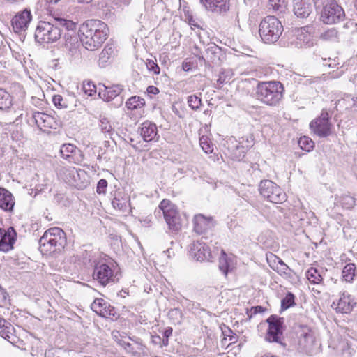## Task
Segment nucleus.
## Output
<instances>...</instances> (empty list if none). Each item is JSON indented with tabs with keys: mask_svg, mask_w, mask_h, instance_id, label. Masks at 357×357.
<instances>
[{
	"mask_svg": "<svg viewBox=\"0 0 357 357\" xmlns=\"http://www.w3.org/2000/svg\"><path fill=\"white\" fill-rule=\"evenodd\" d=\"M54 23L41 21L38 23L35 31V38L38 43H50L59 40L63 29L69 31L68 36L71 39H77L76 36H72L70 33L75 34L76 24L73 21L61 17H55Z\"/></svg>",
	"mask_w": 357,
	"mask_h": 357,
	"instance_id": "1",
	"label": "nucleus"
},
{
	"mask_svg": "<svg viewBox=\"0 0 357 357\" xmlns=\"http://www.w3.org/2000/svg\"><path fill=\"white\" fill-rule=\"evenodd\" d=\"M80 40L88 50H95L107 39L109 35L107 25L98 20H89L79 29Z\"/></svg>",
	"mask_w": 357,
	"mask_h": 357,
	"instance_id": "2",
	"label": "nucleus"
},
{
	"mask_svg": "<svg viewBox=\"0 0 357 357\" xmlns=\"http://www.w3.org/2000/svg\"><path fill=\"white\" fill-rule=\"evenodd\" d=\"M284 91V86L280 82H261L256 88V97L266 105L276 107L283 98Z\"/></svg>",
	"mask_w": 357,
	"mask_h": 357,
	"instance_id": "3",
	"label": "nucleus"
},
{
	"mask_svg": "<svg viewBox=\"0 0 357 357\" xmlns=\"http://www.w3.org/2000/svg\"><path fill=\"white\" fill-rule=\"evenodd\" d=\"M65 242L64 231L59 227H52L40 238L39 249L43 255H50L63 248Z\"/></svg>",
	"mask_w": 357,
	"mask_h": 357,
	"instance_id": "4",
	"label": "nucleus"
},
{
	"mask_svg": "<svg viewBox=\"0 0 357 357\" xmlns=\"http://www.w3.org/2000/svg\"><path fill=\"white\" fill-rule=\"evenodd\" d=\"M283 30L281 22L273 15L264 17L259 26V36L265 43H274L278 41Z\"/></svg>",
	"mask_w": 357,
	"mask_h": 357,
	"instance_id": "5",
	"label": "nucleus"
},
{
	"mask_svg": "<svg viewBox=\"0 0 357 357\" xmlns=\"http://www.w3.org/2000/svg\"><path fill=\"white\" fill-rule=\"evenodd\" d=\"M159 208L162 211L164 218L168 228L173 232H177L181 229L182 220L177 207L168 199H163Z\"/></svg>",
	"mask_w": 357,
	"mask_h": 357,
	"instance_id": "6",
	"label": "nucleus"
},
{
	"mask_svg": "<svg viewBox=\"0 0 357 357\" xmlns=\"http://www.w3.org/2000/svg\"><path fill=\"white\" fill-rule=\"evenodd\" d=\"M259 190L261 196L272 203L282 204L287 199L286 193L270 180L261 181Z\"/></svg>",
	"mask_w": 357,
	"mask_h": 357,
	"instance_id": "7",
	"label": "nucleus"
},
{
	"mask_svg": "<svg viewBox=\"0 0 357 357\" xmlns=\"http://www.w3.org/2000/svg\"><path fill=\"white\" fill-rule=\"evenodd\" d=\"M93 278L103 287L119 280L118 275L114 273V269L102 261L94 264Z\"/></svg>",
	"mask_w": 357,
	"mask_h": 357,
	"instance_id": "8",
	"label": "nucleus"
},
{
	"mask_svg": "<svg viewBox=\"0 0 357 357\" xmlns=\"http://www.w3.org/2000/svg\"><path fill=\"white\" fill-rule=\"evenodd\" d=\"M332 128L333 125L330 122L329 114L325 109H323L320 116L310 123L312 132L321 138L330 136L332 133Z\"/></svg>",
	"mask_w": 357,
	"mask_h": 357,
	"instance_id": "9",
	"label": "nucleus"
},
{
	"mask_svg": "<svg viewBox=\"0 0 357 357\" xmlns=\"http://www.w3.org/2000/svg\"><path fill=\"white\" fill-rule=\"evenodd\" d=\"M345 17L343 8L335 1L326 4L321 13V20L326 24H333L342 21Z\"/></svg>",
	"mask_w": 357,
	"mask_h": 357,
	"instance_id": "10",
	"label": "nucleus"
},
{
	"mask_svg": "<svg viewBox=\"0 0 357 357\" xmlns=\"http://www.w3.org/2000/svg\"><path fill=\"white\" fill-rule=\"evenodd\" d=\"M123 91V86L120 84L106 86L100 85L98 95L106 102L114 100L112 103L114 107H120L123 102V98L120 96Z\"/></svg>",
	"mask_w": 357,
	"mask_h": 357,
	"instance_id": "11",
	"label": "nucleus"
},
{
	"mask_svg": "<svg viewBox=\"0 0 357 357\" xmlns=\"http://www.w3.org/2000/svg\"><path fill=\"white\" fill-rule=\"evenodd\" d=\"M309 26L295 29L291 38L290 44L296 48L310 47L314 44V40L309 33Z\"/></svg>",
	"mask_w": 357,
	"mask_h": 357,
	"instance_id": "12",
	"label": "nucleus"
},
{
	"mask_svg": "<svg viewBox=\"0 0 357 357\" xmlns=\"http://www.w3.org/2000/svg\"><path fill=\"white\" fill-rule=\"evenodd\" d=\"M268 329L265 339L269 342H277L281 344V336L282 335V325L283 319L271 315L268 319Z\"/></svg>",
	"mask_w": 357,
	"mask_h": 357,
	"instance_id": "13",
	"label": "nucleus"
},
{
	"mask_svg": "<svg viewBox=\"0 0 357 357\" xmlns=\"http://www.w3.org/2000/svg\"><path fill=\"white\" fill-rule=\"evenodd\" d=\"M61 157L70 163L79 164L84 160L82 151L72 144H64L61 146Z\"/></svg>",
	"mask_w": 357,
	"mask_h": 357,
	"instance_id": "14",
	"label": "nucleus"
},
{
	"mask_svg": "<svg viewBox=\"0 0 357 357\" xmlns=\"http://www.w3.org/2000/svg\"><path fill=\"white\" fill-rule=\"evenodd\" d=\"M355 304L351 296L348 293L343 292L340 294V298L336 301L333 302L331 307L337 312L348 314L351 312Z\"/></svg>",
	"mask_w": 357,
	"mask_h": 357,
	"instance_id": "15",
	"label": "nucleus"
},
{
	"mask_svg": "<svg viewBox=\"0 0 357 357\" xmlns=\"http://www.w3.org/2000/svg\"><path fill=\"white\" fill-rule=\"evenodd\" d=\"M300 334L298 345L300 348L307 354L313 351L315 344V337L312 331L306 326H302Z\"/></svg>",
	"mask_w": 357,
	"mask_h": 357,
	"instance_id": "16",
	"label": "nucleus"
},
{
	"mask_svg": "<svg viewBox=\"0 0 357 357\" xmlns=\"http://www.w3.org/2000/svg\"><path fill=\"white\" fill-rule=\"evenodd\" d=\"M190 255L199 261H211L212 255L208 245L205 243L196 241L190 245Z\"/></svg>",
	"mask_w": 357,
	"mask_h": 357,
	"instance_id": "17",
	"label": "nucleus"
},
{
	"mask_svg": "<svg viewBox=\"0 0 357 357\" xmlns=\"http://www.w3.org/2000/svg\"><path fill=\"white\" fill-rule=\"evenodd\" d=\"M31 20L32 15L29 10L25 9L17 13L11 21L13 30L16 33L24 31L27 29Z\"/></svg>",
	"mask_w": 357,
	"mask_h": 357,
	"instance_id": "18",
	"label": "nucleus"
},
{
	"mask_svg": "<svg viewBox=\"0 0 357 357\" xmlns=\"http://www.w3.org/2000/svg\"><path fill=\"white\" fill-rule=\"evenodd\" d=\"M16 236L17 234L13 227H9L6 231L0 228V251L8 252L12 250Z\"/></svg>",
	"mask_w": 357,
	"mask_h": 357,
	"instance_id": "19",
	"label": "nucleus"
},
{
	"mask_svg": "<svg viewBox=\"0 0 357 357\" xmlns=\"http://www.w3.org/2000/svg\"><path fill=\"white\" fill-rule=\"evenodd\" d=\"M91 310L102 317L115 315V310L107 302L102 298H96L91 305Z\"/></svg>",
	"mask_w": 357,
	"mask_h": 357,
	"instance_id": "20",
	"label": "nucleus"
},
{
	"mask_svg": "<svg viewBox=\"0 0 357 357\" xmlns=\"http://www.w3.org/2000/svg\"><path fill=\"white\" fill-rule=\"evenodd\" d=\"M194 231L202 234L211 229L214 225L213 220L211 217H206L202 214H197L193 219Z\"/></svg>",
	"mask_w": 357,
	"mask_h": 357,
	"instance_id": "21",
	"label": "nucleus"
},
{
	"mask_svg": "<svg viewBox=\"0 0 357 357\" xmlns=\"http://www.w3.org/2000/svg\"><path fill=\"white\" fill-rule=\"evenodd\" d=\"M139 133L145 142L158 141L159 138L156 125L148 121L142 123Z\"/></svg>",
	"mask_w": 357,
	"mask_h": 357,
	"instance_id": "22",
	"label": "nucleus"
},
{
	"mask_svg": "<svg viewBox=\"0 0 357 357\" xmlns=\"http://www.w3.org/2000/svg\"><path fill=\"white\" fill-rule=\"evenodd\" d=\"M293 11L298 17H307L312 11V4L305 0H294Z\"/></svg>",
	"mask_w": 357,
	"mask_h": 357,
	"instance_id": "23",
	"label": "nucleus"
},
{
	"mask_svg": "<svg viewBox=\"0 0 357 357\" xmlns=\"http://www.w3.org/2000/svg\"><path fill=\"white\" fill-rule=\"evenodd\" d=\"M15 205L14 197L10 192L0 188V208L6 211H11Z\"/></svg>",
	"mask_w": 357,
	"mask_h": 357,
	"instance_id": "24",
	"label": "nucleus"
},
{
	"mask_svg": "<svg viewBox=\"0 0 357 357\" xmlns=\"http://www.w3.org/2000/svg\"><path fill=\"white\" fill-rule=\"evenodd\" d=\"M112 204L114 208L126 211L130 205V197L124 192L118 191L115 193Z\"/></svg>",
	"mask_w": 357,
	"mask_h": 357,
	"instance_id": "25",
	"label": "nucleus"
},
{
	"mask_svg": "<svg viewBox=\"0 0 357 357\" xmlns=\"http://www.w3.org/2000/svg\"><path fill=\"white\" fill-rule=\"evenodd\" d=\"M205 7L211 11H225L228 9V0H200Z\"/></svg>",
	"mask_w": 357,
	"mask_h": 357,
	"instance_id": "26",
	"label": "nucleus"
},
{
	"mask_svg": "<svg viewBox=\"0 0 357 357\" xmlns=\"http://www.w3.org/2000/svg\"><path fill=\"white\" fill-rule=\"evenodd\" d=\"M116 49L112 44H107L99 55L98 63L105 67L115 55Z\"/></svg>",
	"mask_w": 357,
	"mask_h": 357,
	"instance_id": "27",
	"label": "nucleus"
},
{
	"mask_svg": "<svg viewBox=\"0 0 357 357\" xmlns=\"http://www.w3.org/2000/svg\"><path fill=\"white\" fill-rule=\"evenodd\" d=\"M35 122L40 129L50 128L52 127V117L45 113L37 112L33 115Z\"/></svg>",
	"mask_w": 357,
	"mask_h": 357,
	"instance_id": "28",
	"label": "nucleus"
},
{
	"mask_svg": "<svg viewBox=\"0 0 357 357\" xmlns=\"http://www.w3.org/2000/svg\"><path fill=\"white\" fill-rule=\"evenodd\" d=\"M335 105L336 107L344 109L357 108V97L346 95L343 98L338 100Z\"/></svg>",
	"mask_w": 357,
	"mask_h": 357,
	"instance_id": "29",
	"label": "nucleus"
},
{
	"mask_svg": "<svg viewBox=\"0 0 357 357\" xmlns=\"http://www.w3.org/2000/svg\"><path fill=\"white\" fill-rule=\"evenodd\" d=\"M13 330L14 328L9 322L3 319H0V335L3 338L10 341Z\"/></svg>",
	"mask_w": 357,
	"mask_h": 357,
	"instance_id": "30",
	"label": "nucleus"
},
{
	"mask_svg": "<svg viewBox=\"0 0 357 357\" xmlns=\"http://www.w3.org/2000/svg\"><path fill=\"white\" fill-rule=\"evenodd\" d=\"M356 199L349 195H344L335 198V203L342 208L351 209L356 205Z\"/></svg>",
	"mask_w": 357,
	"mask_h": 357,
	"instance_id": "31",
	"label": "nucleus"
},
{
	"mask_svg": "<svg viewBox=\"0 0 357 357\" xmlns=\"http://www.w3.org/2000/svg\"><path fill=\"white\" fill-rule=\"evenodd\" d=\"M82 172V174L84 173V171H82L81 169L78 170L74 167L68 169L66 172V181L72 185H74L75 187H79V183L77 181V177L79 176V172Z\"/></svg>",
	"mask_w": 357,
	"mask_h": 357,
	"instance_id": "32",
	"label": "nucleus"
},
{
	"mask_svg": "<svg viewBox=\"0 0 357 357\" xmlns=\"http://www.w3.org/2000/svg\"><path fill=\"white\" fill-rule=\"evenodd\" d=\"M306 276L309 282L314 284H319L323 280L320 271L314 267H311L307 270Z\"/></svg>",
	"mask_w": 357,
	"mask_h": 357,
	"instance_id": "33",
	"label": "nucleus"
},
{
	"mask_svg": "<svg viewBox=\"0 0 357 357\" xmlns=\"http://www.w3.org/2000/svg\"><path fill=\"white\" fill-rule=\"evenodd\" d=\"M343 279L348 282H351L354 280L356 275V266L354 264H347L342 272Z\"/></svg>",
	"mask_w": 357,
	"mask_h": 357,
	"instance_id": "34",
	"label": "nucleus"
},
{
	"mask_svg": "<svg viewBox=\"0 0 357 357\" xmlns=\"http://www.w3.org/2000/svg\"><path fill=\"white\" fill-rule=\"evenodd\" d=\"M145 105L144 99L139 96H132L126 102V107L130 110H134Z\"/></svg>",
	"mask_w": 357,
	"mask_h": 357,
	"instance_id": "35",
	"label": "nucleus"
},
{
	"mask_svg": "<svg viewBox=\"0 0 357 357\" xmlns=\"http://www.w3.org/2000/svg\"><path fill=\"white\" fill-rule=\"evenodd\" d=\"M221 50L217 45H214L206 49V56L211 62L218 63L220 61V54Z\"/></svg>",
	"mask_w": 357,
	"mask_h": 357,
	"instance_id": "36",
	"label": "nucleus"
},
{
	"mask_svg": "<svg viewBox=\"0 0 357 357\" xmlns=\"http://www.w3.org/2000/svg\"><path fill=\"white\" fill-rule=\"evenodd\" d=\"M295 305V296L291 292H288L281 301V310H286Z\"/></svg>",
	"mask_w": 357,
	"mask_h": 357,
	"instance_id": "37",
	"label": "nucleus"
},
{
	"mask_svg": "<svg viewBox=\"0 0 357 357\" xmlns=\"http://www.w3.org/2000/svg\"><path fill=\"white\" fill-rule=\"evenodd\" d=\"M219 268L225 275H227L230 268V261L227 258L226 253L222 250V255L219 259Z\"/></svg>",
	"mask_w": 357,
	"mask_h": 357,
	"instance_id": "38",
	"label": "nucleus"
},
{
	"mask_svg": "<svg viewBox=\"0 0 357 357\" xmlns=\"http://www.w3.org/2000/svg\"><path fill=\"white\" fill-rule=\"evenodd\" d=\"M298 145L301 149L306 151H310L314 147V143L310 138L306 136H303L299 139Z\"/></svg>",
	"mask_w": 357,
	"mask_h": 357,
	"instance_id": "39",
	"label": "nucleus"
},
{
	"mask_svg": "<svg viewBox=\"0 0 357 357\" xmlns=\"http://www.w3.org/2000/svg\"><path fill=\"white\" fill-rule=\"evenodd\" d=\"M10 105V95L4 89L0 88V109L8 108Z\"/></svg>",
	"mask_w": 357,
	"mask_h": 357,
	"instance_id": "40",
	"label": "nucleus"
},
{
	"mask_svg": "<svg viewBox=\"0 0 357 357\" xmlns=\"http://www.w3.org/2000/svg\"><path fill=\"white\" fill-rule=\"evenodd\" d=\"M199 144L202 150L206 153H211L213 151V144L209 141L208 138L205 136H202L199 138Z\"/></svg>",
	"mask_w": 357,
	"mask_h": 357,
	"instance_id": "41",
	"label": "nucleus"
},
{
	"mask_svg": "<svg viewBox=\"0 0 357 357\" xmlns=\"http://www.w3.org/2000/svg\"><path fill=\"white\" fill-rule=\"evenodd\" d=\"M268 3L275 11L283 12L287 6L285 0H268Z\"/></svg>",
	"mask_w": 357,
	"mask_h": 357,
	"instance_id": "42",
	"label": "nucleus"
},
{
	"mask_svg": "<svg viewBox=\"0 0 357 357\" xmlns=\"http://www.w3.org/2000/svg\"><path fill=\"white\" fill-rule=\"evenodd\" d=\"M188 104L192 109L197 110L199 109L202 105L201 98L196 95H191L188 98Z\"/></svg>",
	"mask_w": 357,
	"mask_h": 357,
	"instance_id": "43",
	"label": "nucleus"
},
{
	"mask_svg": "<svg viewBox=\"0 0 357 357\" xmlns=\"http://www.w3.org/2000/svg\"><path fill=\"white\" fill-rule=\"evenodd\" d=\"M100 126L102 132L108 134L109 136L113 134L114 130L109 121L107 118L101 119Z\"/></svg>",
	"mask_w": 357,
	"mask_h": 357,
	"instance_id": "44",
	"label": "nucleus"
},
{
	"mask_svg": "<svg viewBox=\"0 0 357 357\" xmlns=\"http://www.w3.org/2000/svg\"><path fill=\"white\" fill-rule=\"evenodd\" d=\"M280 275H282L284 278H291V273H294L292 270L285 264H282L281 266H278V268L275 271Z\"/></svg>",
	"mask_w": 357,
	"mask_h": 357,
	"instance_id": "45",
	"label": "nucleus"
},
{
	"mask_svg": "<svg viewBox=\"0 0 357 357\" xmlns=\"http://www.w3.org/2000/svg\"><path fill=\"white\" fill-rule=\"evenodd\" d=\"M337 36V31L335 29L331 28L321 33V38L326 40L335 39Z\"/></svg>",
	"mask_w": 357,
	"mask_h": 357,
	"instance_id": "46",
	"label": "nucleus"
},
{
	"mask_svg": "<svg viewBox=\"0 0 357 357\" xmlns=\"http://www.w3.org/2000/svg\"><path fill=\"white\" fill-rule=\"evenodd\" d=\"M52 101L57 108L63 109L68 107L66 100H65L61 95H54Z\"/></svg>",
	"mask_w": 357,
	"mask_h": 357,
	"instance_id": "47",
	"label": "nucleus"
},
{
	"mask_svg": "<svg viewBox=\"0 0 357 357\" xmlns=\"http://www.w3.org/2000/svg\"><path fill=\"white\" fill-rule=\"evenodd\" d=\"M107 180L102 178L98 182L97 187H96V192L99 195H100V194L105 195L107 191Z\"/></svg>",
	"mask_w": 357,
	"mask_h": 357,
	"instance_id": "48",
	"label": "nucleus"
},
{
	"mask_svg": "<svg viewBox=\"0 0 357 357\" xmlns=\"http://www.w3.org/2000/svg\"><path fill=\"white\" fill-rule=\"evenodd\" d=\"M83 90L84 93L89 96H92L96 93V86L90 82H87L86 84H84Z\"/></svg>",
	"mask_w": 357,
	"mask_h": 357,
	"instance_id": "49",
	"label": "nucleus"
},
{
	"mask_svg": "<svg viewBox=\"0 0 357 357\" xmlns=\"http://www.w3.org/2000/svg\"><path fill=\"white\" fill-rule=\"evenodd\" d=\"M146 65L149 71H153L155 75L160 73V68L153 61L148 60Z\"/></svg>",
	"mask_w": 357,
	"mask_h": 357,
	"instance_id": "50",
	"label": "nucleus"
},
{
	"mask_svg": "<svg viewBox=\"0 0 357 357\" xmlns=\"http://www.w3.org/2000/svg\"><path fill=\"white\" fill-rule=\"evenodd\" d=\"M267 261L270 267L273 270L278 268V257L273 254H271L269 257H267Z\"/></svg>",
	"mask_w": 357,
	"mask_h": 357,
	"instance_id": "51",
	"label": "nucleus"
},
{
	"mask_svg": "<svg viewBox=\"0 0 357 357\" xmlns=\"http://www.w3.org/2000/svg\"><path fill=\"white\" fill-rule=\"evenodd\" d=\"M186 20L188 21L189 25L191 26L192 29H194L195 27L199 28V26L196 22V20L194 19L192 15L189 14L188 13L185 14Z\"/></svg>",
	"mask_w": 357,
	"mask_h": 357,
	"instance_id": "52",
	"label": "nucleus"
},
{
	"mask_svg": "<svg viewBox=\"0 0 357 357\" xmlns=\"http://www.w3.org/2000/svg\"><path fill=\"white\" fill-rule=\"evenodd\" d=\"M342 73H337V72H332L329 73L328 75H323V79H337L342 76Z\"/></svg>",
	"mask_w": 357,
	"mask_h": 357,
	"instance_id": "53",
	"label": "nucleus"
},
{
	"mask_svg": "<svg viewBox=\"0 0 357 357\" xmlns=\"http://www.w3.org/2000/svg\"><path fill=\"white\" fill-rule=\"evenodd\" d=\"M322 60L324 61H328V63H324V65H328V67H331V68H334L337 65H338V61H336L335 59H331V58H322Z\"/></svg>",
	"mask_w": 357,
	"mask_h": 357,
	"instance_id": "54",
	"label": "nucleus"
},
{
	"mask_svg": "<svg viewBox=\"0 0 357 357\" xmlns=\"http://www.w3.org/2000/svg\"><path fill=\"white\" fill-rule=\"evenodd\" d=\"M148 94L156 95L159 93V89L154 86H149L146 89Z\"/></svg>",
	"mask_w": 357,
	"mask_h": 357,
	"instance_id": "55",
	"label": "nucleus"
},
{
	"mask_svg": "<svg viewBox=\"0 0 357 357\" xmlns=\"http://www.w3.org/2000/svg\"><path fill=\"white\" fill-rule=\"evenodd\" d=\"M161 339L162 338L160 337V336L158 335H152L151 342L153 344L158 345L160 347Z\"/></svg>",
	"mask_w": 357,
	"mask_h": 357,
	"instance_id": "56",
	"label": "nucleus"
},
{
	"mask_svg": "<svg viewBox=\"0 0 357 357\" xmlns=\"http://www.w3.org/2000/svg\"><path fill=\"white\" fill-rule=\"evenodd\" d=\"M231 334H232V331L230 328H226L225 330H222V335H224V338L222 340V344L227 340V337H229Z\"/></svg>",
	"mask_w": 357,
	"mask_h": 357,
	"instance_id": "57",
	"label": "nucleus"
},
{
	"mask_svg": "<svg viewBox=\"0 0 357 357\" xmlns=\"http://www.w3.org/2000/svg\"><path fill=\"white\" fill-rule=\"evenodd\" d=\"M173 330L171 327H167L163 332V337L169 338L172 335Z\"/></svg>",
	"mask_w": 357,
	"mask_h": 357,
	"instance_id": "58",
	"label": "nucleus"
},
{
	"mask_svg": "<svg viewBox=\"0 0 357 357\" xmlns=\"http://www.w3.org/2000/svg\"><path fill=\"white\" fill-rule=\"evenodd\" d=\"M251 311L253 314H257L264 312V308L261 306L252 307Z\"/></svg>",
	"mask_w": 357,
	"mask_h": 357,
	"instance_id": "59",
	"label": "nucleus"
},
{
	"mask_svg": "<svg viewBox=\"0 0 357 357\" xmlns=\"http://www.w3.org/2000/svg\"><path fill=\"white\" fill-rule=\"evenodd\" d=\"M118 342H119V344H121V346L124 347V348L126 349H128L131 348V344L129 343V342H125L123 340H119Z\"/></svg>",
	"mask_w": 357,
	"mask_h": 357,
	"instance_id": "60",
	"label": "nucleus"
},
{
	"mask_svg": "<svg viewBox=\"0 0 357 357\" xmlns=\"http://www.w3.org/2000/svg\"><path fill=\"white\" fill-rule=\"evenodd\" d=\"M169 344V338L164 337L161 339L160 348L167 347Z\"/></svg>",
	"mask_w": 357,
	"mask_h": 357,
	"instance_id": "61",
	"label": "nucleus"
},
{
	"mask_svg": "<svg viewBox=\"0 0 357 357\" xmlns=\"http://www.w3.org/2000/svg\"><path fill=\"white\" fill-rule=\"evenodd\" d=\"M229 340L230 341L229 344L236 342L237 340L236 335L232 332V334L229 336Z\"/></svg>",
	"mask_w": 357,
	"mask_h": 357,
	"instance_id": "62",
	"label": "nucleus"
},
{
	"mask_svg": "<svg viewBox=\"0 0 357 357\" xmlns=\"http://www.w3.org/2000/svg\"><path fill=\"white\" fill-rule=\"evenodd\" d=\"M218 82L222 84L225 82H227L228 81L226 80V78L224 77V73H222V75H220L218 79Z\"/></svg>",
	"mask_w": 357,
	"mask_h": 357,
	"instance_id": "63",
	"label": "nucleus"
},
{
	"mask_svg": "<svg viewBox=\"0 0 357 357\" xmlns=\"http://www.w3.org/2000/svg\"><path fill=\"white\" fill-rule=\"evenodd\" d=\"M283 265V264H285V263L280 259L278 257V266H281V265Z\"/></svg>",
	"mask_w": 357,
	"mask_h": 357,
	"instance_id": "64",
	"label": "nucleus"
}]
</instances>
